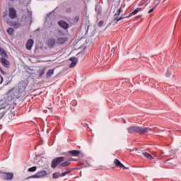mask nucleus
<instances>
[{"label": "nucleus", "instance_id": "nucleus-25", "mask_svg": "<svg viewBox=\"0 0 181 181\" xmlns=\"http://www.w3.org/2000/svg\"><path fill=\"white\" fill-rule=\"evenodd\" d=\"M60 173H54L52 175V177L53 179H58V177H62Z\"/></svg>", "mask_w": 181, "mask_h": 181}, {"label": "nucleus", "instance_id": "nucleus-30", "mask_svg": "<svg viewBox=\"0 0 181 181\" xmlns=\"http://www.w3.org/2000/svg\"><path fill=\"white\" fill-rule=\"evenodd\" d=\"M71 172H73V168H66L65 173H70Z\"/></svg>", "mask_w": 181, "mask_h": 181}, {"label": "nucleus", "instance_id": "nucleus-5", "mask_svg": "<svg viewBox=\"0 0 181 181\" xmlns=\"http://www.w3.org/2000/svg\"><path fill=\"white\" fill-rule=\"evenodd\" d=\"M122 12V8L120 7L114 15V21H116V23H118L119 21H122V19H127V16H121L119 18L118 17Z\"/></svg>", "mask_w": 181, "mask_h": 181}, {"label": "nucleus", "instance_id": "nucleus-15", "mask_svg": "<svg viewBox=\"0 0 181 181\" xmlns=\"http://www.w3.org/2000/svg\"><path fill=\"white\" fill-rule=\"evenodd\" d=\"M80 151L78 150H71L68 151V154L70 155L71 156H74V157H77L80 156Z\"/></svg>", "mask_w": 181, "mask_h": 181}, {"label": "nucleus", "instance_id": "nucleus-21", "mask_svg": "<svg viewBox=\"0 0 181 181\" xmlns=\"http://www.w3.org/2000/svg\"><path fill=\"white\" fill-rule=\"evenodd\" d=\"M78 21H80V17L76 16L74 18L71 19L70 23L75 25V23H78Z\"/></svg>", "mask_w": 181, "mask_h": 181}, {"label": "nucleus", "instance_id": "nucleus-10", "mask_svg": "<svg viewBox=\"0 0 181 181\" xmlns=\"http://www.w3.org/2000/svg\"><path fill=\"white\" fill-rule=\"evenodd\" d=\"M47 45L49 49H53L56 46V40L54 37L49 38Z\"/></svg>", "mask_w": 181, "mask_h": 181}, {"label": "nucleus", "instance_id": "nucleus-37", "mask_svg": "<svg viewBox=\"0 0 181 181\" xmlns=\"http://www.w3.org/2000/svg\"><path fill=\"white\" fill-rule=\"evenodd\" d=\"M141 16H136V19H139V18H141Z\"/></svg>", "mask_w": 181, "mask_h": 181}, {"label": "nucleus", "instance_id": "nucleus-32", "mask_svg": "<svg viewBox=\"0 0 181 181\" xmlns=\"http://www.w3.org/2000/svg\"><path fill=\"white\" fill-rule=\"evenodd\" d=\"M170 74H172L170 71H168L167 73L165 74V76L166 77H170Z\"/></svg>", "mask_w": 181, "mask_h": 181}, {"label": "nucleus", "instance_id": "nucleus-13", "mask_svg": "<svg viewBox=\"0 0 181 181\" xmlns=\"http://www.w3.org/2000/svg\"><path fill=\"white\" fill-rule=\"evenodd\" d=\"M70 62H71V63L69 65L70 69H73V67H75V66H76L77 64V59L76 58V57H72L71 58H69Z\"/></svg>", "mask_w": 181, "mask_h": 181}, {"label": "nucleus", "instance_id": "nucleus-14", "mask_svg": "<svg viewBox=\"0 0 181 181\" xmlns=\"http://www.w3.org/2000/svg\"><path fill=\"white\" fill-rule=\"evenodd\" d=\"M58 25L62 28V29H69V23H67V22L64 21H60L58 23Z\"/></svg>", "mask_w": 181, "mask_h": 181}, {"label": "nucleus", "instance_id": "nucleus-29", "mask_svg": "<svg viewBox=\"0 0 181 181\" xmlns=\"http://www.w3.org/2000/svg\"><path fill=\"white\" fill-rule=\"evenodd\" d=\"M65 11L67 13H71V8L70 7H68L65 9Z\"/></svg>", "mask_w": 181, "mask_h": 181}, {"label": "nucleus", "instance_id": "nucleus-24", "mask_svg": "<svg viewBox=\"0 0 181 181\" xmlns=\"http://www.w3.org/2000/svg\"><path fill=\"white\" fill-rule=\"evenodd\" d=\"M45 71H46V68H43L42 69H40L38 71L39 77H42L45 74Z\"/></svg>", "mask_w": 181, "mask_h": 181}, {"label": "nucleus", "instance_id": "nucleus-17", "mask_svg": "<svg viewBox=\"0 0 181 181\" xmlns=\"http://www.w3.org/2000/svg\"><path fill=\"white\" fill-rule=\"evenodd\" d=\"M0 56H1L3 58L4 57L5 59H8V57L6 51L1 47H0Z\"/></svg>", "mask_w": 181, "mask_h": 181}, {"label": "nucleus", "instance_id": "nucleus-38", "mask_svg": "<svg viewBox=\"0 0 181 181\" xmlns=\"http://www.w3.org/2000/svg\"><path fill=\"white\" fill-rule=\"evenodd\" d=\"M4 81V78L1 77V83H2Z\"/></svg>", "mask_w": 181, "mask_h": 181}, {"label": "nucleus", "instance_id": "nucleus-9", "mask_svg": "<svg viewBox=\"0 0 181 181\" xmlns=\"http://www.w3.org/2000/svg\"><path fill=\"white\" fill-rule=\"evenodd\" d=\"M69 40V37H59L57 39V43L59 46H63V45H65L66 42Z\"/></svg>", "mask_w": 181, "mask_h": 181}, {"label": "nucleus", "instance_id": "nucleus-33", "mask_svg": "<svg viewBox=\"0 0 181 181\" xmlns=\"http://www.w3.org/2000/svg\"><path fill=\"white\" fill-rule=\"evenodd\" d=\"M66 175H69L67 173H66V171L61 173V177H63L66 176Z\"/></svg>", "mask_w": 181, "mask_h": 181}, {"label": "nucleus", "instance_id": "nucleus-8", "mask_svg": "<svg viewBox=\"0 0 181 181\" xmlns=\"http://www.w3.org/2000/svg\"><path fill=\"white\" fill-rule=\"evenodd\" d=\"M7 59L8 58L1 57L0 63H1L2 66H4V67L6 69H9V67H11V62Z\"/></svg>", "mask_w": 181, "mask_h": 181}, {"label": "nucleus", "instance_id": "nucleus-18", "mask_svg": "<svg viewBox=\"0 0 181 181\" xmlns=\"http://www.w3.org/2000/svg\"><path fill=\"white\" fill-rule=\"evenodd\" d=\"M141 8H136L133 12L130 13L127 16H126L127 19L131 18L132 16H134V15H136L139 11H141Z\"/></svg>", "mask_w": 181, "mask_h": 181}, {"label": "nucleus", "instance_id": "nucleus-20", "mask_svg": "<svg viewBox=\"0 0 181 181\" xmlns=\"http://www.w3.org/2000/svg\"><path fill=\"white\" fill-rule=\"evenodd\" d=\"M11 26L14 28V29H19V28H21V26H22V24H21V23H18V22H11Z\"/></svg>", "mask_w": 181, "mask_h": 181}, {"label": "nucleus", "instance_id": "nucleus-12", "mask_svg": "<svg viewBox=\"0 0 181 181\" xmlns=\"http://www.w3.org/2000/svg\"><path fill=\"white\" fill-rule=\"evenodd\" d=\"M34 43L35 42L33 41V40L32 39L28 40L25 45L27 50H32V47H33Z\"/></svg>", "mask_w": 181, "mask_h": 181}, {"label": "nucleus", "instance_id": "nucleus-16", "mask_svg": "<svg viewBox=\"0 0 181 181\" xmlns=\"http://www.w3.org/2000/svg\"><path fill=\"white\" fill-rule=\"evenodd\" d=\"M142 155L143 156L146 157V159H148V160H153V159H155V158H153L152 155L146 151H143Z\"/></svg>", "mask_w": 181, "mask_h": 181}, {"label": "nucleus", "instance_id": "nucleus-28", "mask_svg": "<svg viewBox=\"0 0 181 181\" xmlns=\"http://www.w3.org/2000/svg\"><path fill=\"white\" fill-rule=\"evenodd\" d=\"M160 2V0H159V1H154V3H153V5H154V6H153V8H156V6H158V5H159V3Z\"/></svg>", "mask_w": 181, "mask_h": 181}, {"label": "nucleus", "instance_id": "nucleus-7", "mask_svg": "<svg viewBox=\"0 0 181 181\" xmlns=\"http://www.w3.org/2000/svg\"><path fill=\"white\" fill-rule=\"evenodd\" d=\"M8 16L10 19H16L18 18V15L16 14V10L13 7H10L8 8Z\"/></svg>", "mask_w": 181, "mask_h": 181}, {"label": "nucleus", "instance_id": "nucleus-34", "mask_svg": "<svg viewBox=\"0 0 181 181\" xmlns=\"http://www.w3.org/2000/svg\"><path fill=\"white\" fill-rule=\"evenodd\" d=\"M66 175H69L67 173H66V171L61 173V177H63L66 176Z\"/></svg>", "mask_w": 181, "mask_h": 181}, {"label": "nucleus", "instance_id": "nucleus-26", "mask_svg": "<svg viewBox=\"0 0 181 181\" xmlns=\"http://www.w3.org/2000/svg\"><path fill=\"white\" fill-rule=\"evenodd\" d=\"M37 167L33 166L28 169V172H36Z\"/></svg>", "mask_w": 181, "mask_h": 181}, {"label": "nucleus", "instance_id": "nucleus-36", "mask_svg": "<svg viewBox=\"0 0 181 181\" xmlns=\"http://www.w3.org/2000/svg\"><path fill=\"white\" fill-rule=\"evenodd\" d=\"M0 73H1V74L5 76V71H4V69H2V68H0Z\"/></svg>", "mask_w": 181, "mask_h": 181}, {"label": "nucleus", "instance_id": "nucleus-2", "mask_svg": "<svg viewBox=\"0 0 181 181\" xmlns=\"http://www.w3.org/2000/svg\"><path fill=\"white\" fill-rule=\"evenodd\" d=\"M28 83H26L25 81H21L18 83V89H16V98H21L22 94L25 95Z\"/></svg>", "mask_w": 181, "mask_h": 181}, {"label": "nucleus", "instance_id": "nucleus-1", "mask_svg": "<svg viewBox=\"0 0 181 181\" xmlns=\"http://www.w3.org/2000/svg\"><path fill=\"white\" fill-rule=\"evenodd\" d=\"M129 134H139V135H144L148 132L149 128L148 127H141L139 126H132L127 128Z\"/></svg>", "mask_w": 181, "mask_h": 181}, {"label": "nucleus", "instance_id": "nucleus-27", "mask_svg": "<svg viewBox=\"0 0 181 181\" xmlns=\"http://www.w3.org/2000/svg\"><path fill=\"white\" fill-rule=\"evenodd\" d=\"M148 0H141V5H144L145 6H146L148 5Z\"/></svg>", "mask_w": 181, "mask_h": 181}, {"label": "nucleus", "instance_id": "nucleus-31", "mask_svg": "<svg viewBox=\"0 0 181 181\" xmlns=\"http://www.w3.org/2000/svg\"><path fill=\"white\" fill-rule=\"evenodd\" d=\"M104 25V21H100L98 23V26H100V28H101V26H103Z\"/></svg>", "mask_w": 181, "mask_h": 181}, {"label": "nucleus", "instance_id": "nucleus-22", "mask_svg": "<svg viewBox=\"0 0 181 181\" xmlns=\"http://www.w3.org/2000/svg\"><path fill=\"white\" fill-rule=\"evenodd\" d=\"M15 30L12 28H8L7 30V33L10 35V36H13L15 35Z\"/></svg>", "mask_w": 181, "mask_h": 181}, {"label": "nucleus", "instance_id": "nucleus-35", "mask_svg": "<svg viewBox=\"0 0 181 181\" xmlns=\"http://www.w3.org/2000/svg\"><path fill=\"white\" fill-rule=\"evenodd\" d=\"M153 11H155L154 7H153L152 8H151V9L148 11V13H152V12H153Z\"/></svg>", "mask_w": 181, "mask_h": 181}, {"label": "nucleus", "instance_id": "nucleus-4", "mask_svg": "<svg viewBox=\"0 0 181 181\" xmlns=\"http://www.w3.org/2000/svg\"><path fill=\"white\" fill-rule=\"evenodd\" d=\"M62 162H64V157H57L52 160L51 168L55 169V168H57V165H60Z\"/></svg>", "mask_w": 181, "mask_h": 181}, {"label": "nucleus", "instance_id": "nucleus-6", "mask_svg": "<svg viewBox=\"0 0 181 181\" xmlns=\"http://www.w3.org/2000/svg\"><path fill=\"white\" fill-rule=\"evenodd\" d=\"M1 178L4 179V180H12V179H13V173L2 172Z\"/></svg>", "mask_w": 181, "mask_h": 181}, {"label": "nucleus", "instance_id": "nucleus-11", "mask_svg": "<svg viewBox=\"0 0 181 181\" xmlns=\"http://www.w3.org/2000/svg\"><path fill=\"white\" fill-rule=\"evenodd\" d=\"M114 164L115 165L116 168H122L123 170L127 169V167H125L123 163L117 158L115 159Z\"/></svg>", "mask_w": 181, "mask_h": 181}, {"label": "nucleus", "instance_id": "nucleus-19", "mask_svg": "<svg viewBox=\"0 0 181 181\" xmlns=\"http://www.w3.org/2000/svg\"><path fill=\"white\" fill-rule=\"evenodd\" d=\"M71 163V160L69 159L66 161H64V163H61L59 168H66V166H69Z\"/></svg>", "mask_w": 181, "mask_h": 181}, {"label": "nucleus", "instance_id": "nucleus-23", "mask_svg": "<svg viewBox=\"0 0 181 181\" xmlns=\"http://www.w3.org/2000/svg\"><path fill=\"white\" fill-rule=\"evenodd\" d=\"M54 74V69L48 70L47 73V78H49V77H52V76H53Z\"/></svg>", "mask_w": 181, "mask_h": 181}, {"label": "nucleus", "instance_id": "nucleus-3", "mask_svg": "<svg viewBox=\"0 0 181 181\" xmlns=\"http://www.w3.org/2000/svg\"><path fill=\"white\" fill-rule=\"evenodd\" d=\"M47 175V171L41 170L35 175L28 177V179H43L44 177H46Z\"/></svg>", "mask_w": 181, "mask_h": 181}]
</instances>
